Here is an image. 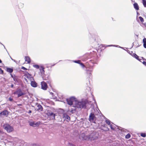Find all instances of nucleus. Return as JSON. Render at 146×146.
Returning a JSON list of instances; mask_svg holds the SVG:
<instances>
[{
  "label": "nucleus",
  "mask_w": 146,
  "mask_h": 146,
  "mask_svg": "<svg viewBox=\"0 0 146 146\" xmlns=\"http://www.w3.org/2000/svg\"><path fill=\"white\" fill-rule=\"evenodd\" d=\"M140 135L141 136L144 137H145L146 136V135L145 133H141Z\"/></svg>",
  "instance_id": "nucleus-24"
},
{
  "label": "nucleus",
  "mask_w": 146,
  "mask_h": 146,
  "mask_svg": "<svg viewBox=\"0 0 146 146\" xmlns=\"http://www.w3.org/2000/svg\"><path fill=\"white\" fill-rule=\"evenodd\" d=\"M76 63H79L80 62V61H75L74 62Z\"/></svg>",
  "instance_id": "nucleus-32"
},
{
  "label": "nucleus",
  "mask_w": 146,
  "mask_h": 146,
  "mask_svg": "<svg viewBox=\"0 0 146 146\" xmlns=\"http://www.w3.org/2000/svg\"><path fill=\"white\" fill-rule=\"evenodd\" d=\"M24 76H25V79L27 82V79H28L30 81L33 79V77L30 74H26L24 75Z\"/></svg>",
  "instance_id": "nucleus-6"
},
{
  "label": "nucleus",
  "mask_w": 146,
  "mask_h": 146,
  "mask_svg": "<svg viewBox=\"0 0 146 146\" xmlns=\"http://www.w3.org/2000/svg\"><path fill=\"white\" fill-rule=\"evenodd\" d=\"M31 86L34 87H37V83L35 81H32L31 82Z\"/></svg>",
  "instance_id": "nucleus-13"
},
{
  "label": "nucleus",
  "mask_w": 146,
  "mask_h": 146,
  "mask_svg": "<svg viewBox=\"0 0 146 146\" xmlns=\"http://www.w3.org/2000/svg\"><path fill=\"white\" fill-rule=\"evenodd\" d=\"M143 46L144 47L146 48V43H144Z\"/></svg>",
  "instance_id": "nucleus-33"
},
{
  "label": "nucleus",
  "mask_w": 146,
  "mask_h": 146,
  "mask_svg": "<svg viewBox=\"0 0 146 146\" xmlns=\"http://www.w3.org/2000/svg\"><path fill=\"white\" fill-rule=\"evenodd\" d=\"M11 74V77H12V78H13V76H12Z\"/></svg>",
  "instance_id": "nucleus-39"
},
{
  "label": "nucleus",
  "mask_w": 146,
  "mask_h": 146,
  "mask_svg": "<svg viewBox=\"0 0 146 146\" xmlns=\"http://www.w3.org/2000/svg\"><path fill=\"white\" fill-rule=\"evenodd\" d=\"M134 8L137 10L139 9V7L137 4L136 3H135L133 5Z\"/></svg>",
  "instance_id": "nucleus-15"
},
{
  "label": "nucleus",
  "mask_w": 146,
  "mask_h": 146,
  "mask_svg": "<svg viewBox=\"0 0 146 146\" xmlns=\"http://www.w3.org/2000/svg\"><path fill=\"white\" fill-rule=\"evenodd\" d=\"M40 121H37L36 123L34 121H32L29 123L30 126L33 127H38L40 125Z\"/></svg>",
  "instance_id": "nucleus-5"
},
{
  "label": "nucleus",
  "mask_w": 146,
  "mask_h": 146,
  "mask_svg": "<svg viewBox=\"0 0 146 146\" xmlns=\"http://www.w3.org/2000/svg\"><path fill=\"white\" fill-rule=\"evenodd\" d=\"M44 75L46 76V75H45L44 74L43 75H42V77L43 79L44 80H47L48 79V76H47V77H45V76H44Z\"/></svg>",
  "instance_id": "nucleus-19"
},
{
  "label": "nucleus",
  "mask_w": 146,
  "mask_h": 146,
  "mask_svg": "<svg viewBox=\"0 0 146 146\" xmlns=\"http://www.w3.org/2000/svg\"><path fill=\"white\" fill-rule=\"evenodd\" d=\"M139 20H140V21L141 22H142V23L143 22L144 19H143L142 17H139Z\"/></svg>",
  "instance_id": "nucleus-22"
},
{
  "label": "nucleus",
  "mask_w": 146,
  "mask_h": 146,
  "mask_svg": "<svg viewBox=\"0 0 146 146\" xmlns=\"http://www.w3.org/2000/svg\"><path fill=\"white\" fill-rule=\"evenodd\" d=\"M3 72V71L0 68V73H2Z\"/></svg>",
  "instance_id": "nucleus-34"
},
{
  "label": "nucleus",
  "mask_w": 146,
  "mask_h": 146,
  "mask_svg": "<svg viewBox=\"0 0 146 146\" xmlns=\"http://www.w3.org/2000/svg\"><path fill=\"white\" fill-rule=\"evenodd\" d=\"M25 62H27V63H29L31 62V60L29 56H26L25 57Z\"/></svg>",
  "instance_id": "nucleus-12"
},
{
  "label": "nucleus",
  "mask_w": 146,
  "mask_h": 146,
  "mask_svg": "<svg viewBox=\"0 0 146 146\" xmlns=\"http://www.w3.org/2000/svg\"><path fill=\"white\" fill-rule=\"evenodd\" d=\"M14 94H17L18 97L21 96L24 94V93H23L20 89H19L16 91L14 92Z\"/></svg>",
  "instance_id": "nucleus-7"
},
{
  "label": "nucleus",
  "mask_w": 146,
  "mask_h": 146,
  "mask_svg": "<svg viewBox=\"0 0 146 146\" xmlns=\"http://www.w3.org/2000/svg\"><path fill=\"white\" fill-rule=\"evenodd\" d=\"M133 146V145H131V146Z\"/></svg>",
  "instance_id": "nucleus-42"
},
{
  "label": "nucleus",
  "mask_w": 146,
  "mask_h": 146,
  "mask_svg": "<svg viewBox=\"0 0 146 146\" xmlns=\"http://www.w3.org/2000/svg\"><path fill=\"white\" fill-rule=\"evenodd\" d=\"M73 107L74 108H71L70 111L72 113H74V111H75L76 110V107H75V106H73Z\"/></svg>",
  "instance_id": "nucleus-18"
},
{
  "label": "nucleus",
  "mask_w": 146,
  "mask_h": 146,
  "mask_svg": "<svg viewBox=\"0 0 146 146\" xmlns=\"http://www.w3.org/2000/svg\"><path fill=\"white\" fill-rule=\"evenodd\" d=\"M80 66L82 67H84V65L82 63H80Z\"/></svg>",
  "instance_id": "nucleus-30"
},
{
  "label": "nucleus",
  "mask_w": 146,
  "mask_h": 146,
  "mask_svg": "<svg viewBox=\"0 0 146 146\" xmlns=\"http://www.w3.org/2000/svg\"><path fill=\"white\" fill-rule=\"evenodd\" d=\"M17 105L18 106H22V104H18Z\"/></svg>",
  "instance_id": "nucleus-35"
},
{
  "label": "nucleus",
  "mask_w": 146,
  "mask_h": 146,
  "mask_svg": "<svg viewBox=\"0 0 146 146\" xmlns=\"http://www.w3.org/2000/svg\"><path fill=\"white\" fill-rule=\"evenodd\" d=\"M3 127L8 133L11 132L13 130V127L9 124H5L4 125Z\"/></svg>",
  "instance_id": "nucleus-2"
},
{
  "label": "nucleus",
  "mask_w": 146,
  "mask_h": 146,
  "mask_svg": "<svg viewBox=\"0 0 146 146\" xmlns=\"http://www.w3.org/2000/svg\"><path fill=\"white\" fill-rule=\"evenodd\" d=\"M143 42L144 43H146V38H144L143 40Z\"/></svg>",
  "instance_id": "nucleus-27"
},
{
  "label": "nucleus",
  "mask_w": 146,
  "mask_h": 146,
  "mask_svg": "<svg viewBox=\"0 0 146 146\" xmlns=\"http://www.w3.org/2000/svg\"><path fill=\"white\" fill-rule=\"evenodd\" d=\"M143 64L144 65H145L146 66V62H145V61H144L143 62Z\"/></svg>",
  "instance_id": "nucleus-31"
},
{
  "label": "nucleus",
  "mask_w": 146,
  "mask_h": 146,
  "mask_svg": "<svg viewBox=\"0 0 146 146\" xmlns=\"http://www.w3.org/2000/svg\"><path fill=\"white\" fill-rule=\"evenodd\" d=\"M76 99L73 97H71L69 98L66 99V101L67 104L70 105H72L73 104V103L75 102Z\"/></svg>",
  "instance_id": "nucleus-3"
},
{
  "label": "nucleus",
  "mask_w": 146,
  "mask_h": 146,
  "mask_svg": "<svg viewBox=\"0 0 146 146\" xmlns=\"http://www.w3.org/2000/svg\"><path fill=\"white\" fill-rule=\"evenodd\" d=\"M9 100L10 101H12L13 100V99L11 97L9 98Z\"/></svg>",
  "instance_id": "nucleus-28"
},
{
  "label": "nucleus",
  "mask_w": 146,
  "mask_h": 146,
  "mask_svg": "<svg viewBox=\"0 0 146 146\" xmlns=\"http://www.w3.org/2000/svg\"><path fill=\"white\" fill-rule=\"evenodd\" d=\"M64 117L65 118L69 120H70V117L68 115H67L66 114H64Z\"/></svg>",
  "instance_id": "nucleus-16"
},
{
  "label": "nucleus",
  "mask_w": 146,
  "mask_h": 146,
  "mask_svg": "<svg viewBox=\"0 0 146 146\" xmlns=\"http://www.w3.org/2000/svg\"><path fill=\"white\" fill-rule=\"evenodd\" d=\"M36 105V109L37 110L39 111H43V108L40 104H37Z\"/></svg>",
  "instance_id": "nucleus-9"
},
{
  "label": "nucleus",
  "mask_w": 146,
  "mask_h": 146,
  "mask_svg": "<svg viewBox=\"0 0 146 146\" xmlns=\"http://www.w3.org/2000/svg\"><path fill=\"white\" fill-rule=\"evenodd\" d=\"M110 127L113 130H114L115 129V126H114V125H112V124H110Z\"/></svg>",
  "instance_id": "nucleus-17"
},
{
  "label": "nucleus",
  "mask_w": 146,
  "mask_h": 146,
  "mask_svg": "<svg viewBox=\"0 0 146 146\" xmlns=\"http://www.w3.org/2000/svg\"><path fill=\"white\" fill-rule=\"evenodd\" d=\"M75 106L78 108H86V103L84 102L75 101Z\"/></svg>",
  "instance_id": "nucleus-1"
},
{
  "label": "nucleus",
  "mask_w": 146,
  "mask_h": 146,
  "mask_svg": "<svg viewBox=\"0 0 146 146\" xmlns=\"http://www.w3.org/2000/svg\"><path fill=\"white\" fill-rule=\"evenodd\" d=\"M47 115L48 116H52L53 118H55V114L53 113L51 111H49L47 113Z\"/></svg>",
  "instance_id": "nucleus-11"
},
{
  "label": "nucleus",
  "mask_w": 146,
  "mask_h": 146,
  "mask_svg": "<svg viewBox=\"0 0 146 146\" xmlns=\"http://www.w3.org/2000/svg\"><path fill=\"white\" fill-rule=\"evenodd\" d=\"M3 115L5 116L6 117H7L8 116L9 113L7 110H5L0 113V115Z\"/></svg>",
  "instance_id": "nucleus-10"
},
{
  "label": "nucleus",
  "mask_w": 146,
  "mask_h": 146,
  "mask_svg": "<svg viewBox=\"0 0 146 146\" xmlns=\"http://www.w3.org/2000/svg\"><path fill=\"white\" fill-rule=\"evenodd\" d=\"M41 88L44 90H46L48 88V86L46 83L43 81L41 82Z\"/></svg>",
  "instance_id": "nucleus-8"
},
{
  "label": "nucleus",
  "mask_w": 146,
  "mask_h": 146,
  "mask_svg": "<svg viewBox=\"0 0 146 146\" xmlns=\"http://www.w3.org/2000/svg\"><path fill=\"white\" fill-rule=\"evenodd\" d=\"M105 121H106V123L107 124H108V125H110L111 124L110 121L109 120H106Z\"/></svg>",
  "instance_id": "nucleus-23"
},
{
  "label": "nucleus",
  "mask_w": 146,
  "mask_h": 146,
  "mask_svg": "<svg viewBox=\"0 0 146 146\" xmlns=\"http://www.w3.org/2000/svg\"><path fill=\"white\" fill-rule=\"evenodd\" d=\"M112 46L111 45H108V46Z\"/></svg>",
  "instance_id": "nucleus-40"
},
{
  "label": "nucleus",
  "mask_w": 146,
  "mask_h": 146,
  "mask_svg": "<svg viewBox=\"0 0 146 146\" xmlns=\"http://www.w3.org/2000/svg\"><path fill=\"white\" fill-rule=\"evenodd\" d=\"M96 117L94 113H92L90 114L89 118L90 121L94 122L96 120Z\"/></svg>",
  "instance_id": "nucleus-4"
},
{
  "label": "nucleus",
  "mask_w": 146,
  "mask_h": 146,
  "mask_svg": "<svg viewBox=\"0 0 146 146\" xmlns=\"http://www.w3.org/2000/svg\"><path fill=\"white\" fill-rule=\"evenodd\" d=\"M33 66L34 68H38L39 67V66L37 65H33Z\"/></svg>",
  "instance_id": "nucleus-25"
},
{
  "label": "nucleus",
  "mask_w": 146,
  "mask_h": 146,
  "mask_svg": "<svg viewBox=\"0 0 146 146\" xmlns=\"http://www.w3.org/2000/svg\"><path fill=\"white\" fill-rule=\"evenodd\" d=\"M142 3L145 7H146V0H142Z\"/></svg>",
  "instance_id": "nucleus-20"
},
{
  "label": "nucleus",
  "mask_w": 146,
  "mask_h": 146,
  "mask_svg": "<svg viewBox=\"0 0 146 146\" xmlns=\"http://www.w3.org/2000/svg\"><path fill=\"white\" fill-rule=\"evenodd\" d=\"M42 70H43V68H42Z\"/></svg>",
  "instance_id": "nucleus-41"
},
{
  "label": "nucleus",
  "mask_w": 146,
  "mask_h": 146,
  "mask_svg": "<svg viewBox=\"0 0 146 146\" xmlns=\"http://www.w3.org/2000/svg\"><path fill=\"white\" fill-rule=\"evenodd\" d=\"M31 112H32V111L31 110H29V113H31Z\"/></svg>",
  "instance_id": "nucleus-37"
},
{
  "label": "nucleus",
  "mask_w": 146,
  "mask_h": 146,
  "mask_svg": "<svg viewBox=\"0 0 146 146\" xmlns=\"http://www.w3.org/2000/svg\"><path fill=\"white\" fill-rule=\"evenodd\" d=\"M13 86H13V84H12L11 85V88H13Z\"/></svg>",
  "instance_id": "nucleus-36"
},
{
  "label": "nucleus",
  "mask_w": 146,
  "mask_h": 146,
  "mask_svg": "<svg viewBox=\"0 0 146 146\" xmlns=\"http://www.w3.org/2000/svg\"><path fill=\"white\" fill-rule=\"evenodd\" d=\"M131 137V135L130 134H127L126 136H125V138L126 139H129V138Z\"/></svg>",
  "instance_id": "nucleus-21"
},
{
  "label": "nucleus",
  "mask_w": 146,
  "mask_h": 146,
  "mask_svg": "<svg viewBox=\"0 0 146 146\" xmlns=\"http://www.w3.org/2000/svg\"><path fill=\"white\" fill-rule=\"evenodd\" d=\"M6 70L7 72L11 73L13 72V69L11 68H6Z\"/></svg>",
  "instance_id": "nucleus-14"
},
{
  "label": "nucleus",
  "mask_w": 146,
  "mask_h": 146,
  "mask_svg": "<svg viewBox=\"0 0 146 146\" xmlns=\"http://www.w3.org/2000/svg\"><path fill=\"white\" fill-rule=\"evenodd\" d=\"M21 69L23 70H27V68H26L25 67H23V66L22 67Z\"/></svg>",
  "instance_id": "nucleus-29"
},
{
  "label": "nucleus",
  "mask_w": 146,
  "mask_h": 146,
  "mask_svg": "<svg viewBox=\"0 0 146 146\" xmlns=\"http://www.w3.org/2000/svg\"><path fill=\"white\" fill-rule=\"evenodd\" d=\"M133 56L137 59H138V56L135 54H133Z\"/></svg>",
  "instance_id": "nucleus-26"
},
{
  "label": "nucleus",
  "mask_w": 146,
  "mask_h": 146,
  "mask_svg": "<svg viewBox=\"0 0 146 146\" xmlns=\"http://www.w3.org/2000/svg\"><path fill=\"white\" fill-rule=\"evenodd\" d=\"M2 62V61L0 59V63H1Z\"/></svg>",
  "instance_id": "nucleus-38"
}]
</instances>
